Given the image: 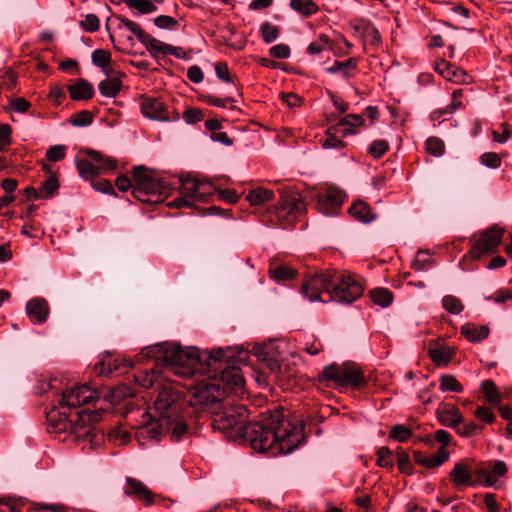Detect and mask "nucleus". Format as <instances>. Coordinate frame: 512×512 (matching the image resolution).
I'll list each match as a JSON object with an SVG mask.
<instances>
[{
	"instance_id": "2eb2a0df",
	"label": "nucleus",
	"mask_w": 512,
	"mask_h": 512,
	"mask_svg": "<svg viewBox=\"0 0 512 512\" xmlns=\"http://www.w3.org/2000/svg\"><path fill=\"white\" fill-rule=\"evenodd\" d=\"M449 479L457 489H462L463 487L468 486H477V481L474 480L472 466L468 459H463L455 463L453 469L449 473Z\"/></svg>"
},
{
	"instance_id": "39448f33",
	"label": "nucleus",
	"mask_w": 512,
	"mask_h": 512,
	"mask_svg": "<svg viewBox=\"0 0 512 512\" xmlns=\"http://www.w3.org/2000/svg\"><path fill=\"white\" fill-rule=\"evenodd\" d=\"M223 356H225L223 348L212 352L200 351L196 347L184 350L179 344L169 343L165 366L173 368L175 373L181 376H191L200 370H205L206 366L217 363V360Z\"/></svg>"
},
{
	"instance_id": "c756f323",
	"label": "nucleus",
	"mask_w": 512,
	"mask_h": 512,
	"mask_svg": "<svg viewBox=\"0 0 512 512\" xmlns=\"http://www.w3.org/2000/svg\"><path fill=\"white\" fill-rule=\"evenodd\" d=\"M134 380L141 387L145 389H149L155 386L158 383L160 378V373L155 368L145 369L141 371H137L134 375Z\"/></svg>"
},
{
	"instance_id": "dca6fc26",
	"label": "nucleus",
	"mask_w": 512,
	"mask_h": 512,
	"mask_svg": "<svg viewBox=\"0 0 512 512\" xmlns=\"http://www.w3.org/2000/svg\"><path fill=\"white\" fill-rule=\"evenodd\" d=\"M124 493L140 501L145 506H150L155 502L156 494L152 492L144 483L133 477L126 478Z\"/></svg>"
},
{
	"instance_id": "20e7f679",
	"label": "nucleus",
	"mask_w": 512,
	"mask_h": 512,
	"mask_svg": "<svg viewBox=\"0 0 512 512\" xmlns=\"http://www.w3.org/2000/svg\"><path fill=\"white\" fill-rule=\"evenodd\" d=\"M364 289V280L358 275L339 274L334 269H326L306 277L302 281L300 292L310 301L351 304L363 295Z\"/></svg>"
},
{
	"instance_id": "5fc2aeb1",
	"label": "nucleus",
	"mask_w": 512,
	"mask_h": 512,
	"mask_svg": "<svg viewBox=\"0 0 512 512\" xmlns=\"http://www.w3.org/2000/svg\"><path fill=\"white\" fill-rule=\"evenodd\" d=\"M17 78L18 75L13 69H5L3 72H0V87L12 90L16 86Z\"/></svg>"
},
{
	"instance_id": "6e6d98bb",
	"label": "nucleus",
	"mask_w": 512,
	"mask_h": 512,
	"mask_svg": "<svg viewBox=\"0 0 512 512\" xmlns=\"http://www.w3.org/2000/svg\"><path fill=\"white\" fill-rule=\"evenodd\" d=\"M377 465L382 468H392L393 467V461H392V451L385 446L380 447L377 450Z\"/></svg>"
},
{
	"instance_id": "9b49d317",
	"label": "nucleus",
	"mask_w": 512,
	"mask_h": 512,
	"mask_svg": "<svg viewBox=\"0 0 512 512\" xmlns=\"http://www.w3.org/2000/svg\"><path fill=\"white\" fill-rule=\"evenodd\" d=\"M504 232V228L496 224L484 230L469 250L471 258L479 260L482 255L494 252L501 244Z\"/></svg>"
},
{
	"instance_id": "09e8293b",
	"label": "nucleus",
	"mask_w": 512,
	"mask_h": 512,
	"mask_svg": "<svg viewBox=\"0 0 512 512\" xmlns=\"http://www.w3.org/2000/svg\"><path fill=\"white\" fill-rule=\"evenodd\" d=\"M488 468H489V474L492 477L493 486L497 483L498 479L500 477H503L507 471V465L502 460H496L494 462H489Z\"/></svg>"
},
{
	"instance_id": "5701e85b",
	"label": "nucleus",
	"mask_w": 512,
	"mask_h": 512,
	"mask_svg": "<svg viewBox=\"0 0 512 512\" xmlns=\"http://www.w3.org/2000/svg\"><path fill=\"white\" fill-rule=\"evenodd\" d=\"M363 125V116L359 114H347L335 124V126H337V128L341 131L342 137L356 134L358 132L357 128Z\"/></svg>"
},
{
	"instance_id": "f8f14e48",
	"label": "nucleus",
	"mask_w": 512,
	"mask_h": 512,
	"mask_svg": "<svg viewBox=\"0 0 512 512\" xmlns=\"http://www.w3.org/2000/svg\"><path fill=\"white\" fill-rule=\"evenodd\" d=\"M139 106L145 118L156 121H170L176 119V117L169 116L167 106L158 97L141 94L139 96Z\"/></svg>"
},
{
	"instance_id": "864d4df0",
	"label": "nucleus",
	"mask_w": 512,
	"mask_h": 512,
	"mask_svg": "<svg viewBox=\"0 0 512 512\" xmlns=\"http://www.w3.org/2000/svg\"><path fill=\"white\" fill-rule=\"evenodd\" d=\"M12 143V127L6 123H0V152L8 150Z\"/></svg>"
},
{
	"instance_id": "1a4fd4ad",
	"label": "nucleus",
	"mask_w": 512,
	"mask_h": 512,
	"mask_svg": "<svg viewBox=\"0 0 512 512\" xmlns=\"http://www.w3.org/2000/svg\"><path fill=\"white\" fill-rule=\"evenodd\" d=\"M75 164L81 178L93 180L100 174L114 171L118 163L114 157L98 150L81 148L75 157Z\"/></svg>"
},
{
	"instance_id": "58836bf2",
	"label": "nucleus",
	"mask_w": 512,
	"mask_h": 512,
	"mask_svg": "<svg viewBox=\"0 0 512 512\" xmlns=\"http://www.w3.org/2000/svg\"><path fill=\"white\" fill-rule=\"evenodd\" d=\"M412 436V429L402 424L394 425L389 432V438L400 443L407 442Z\"/></svg>"
},
{
	"instance_id": "c03bdc74",
	"label": "nucleus",
	"mask_w": 512,
	"mask_h": 512,
	"mask_svg": "<svg viewBox=\"0 0 512 512\" xmlns=\"http://www.w3.org/2000/svg\"><path fill=\"white\" fill-rule=\"evenodd\" d=\"M92 63L100 67L102 69H105L108 65L112 62V55L111 52L105 49H96L92 52L91 55Z\"/></svg>"
},
{
	"instance_id": "0e129e2a",
	"label": "nucleus",
	"mask_w": 512,
	"mask_h": 512,
	"mask_svg": "<svg viewBox=\"0 0 512 512\" xmlns=\"http://www.w3.org/2000/svg\"><path fill=\"white\" fill-rule=\"evenodd\" d=\"M80 27L87 32H96L100 28V20L95 14H87L85 19L80 21Z\"/></svg>"
},
{
	"instance_id": "f3484780",
	"label": "nucleus",
	"mask_w": 512,
	"mask_h": 512,
	"mask_svg": "<svg viewBox=\"0 0 512 512\" xmlns=\"http://www.w3.org/2000/svg\"><path fill=\"white\" fill-rule=\"evenodd\" d=\"M49 312L48 302L44 298L35 297L28 301L26 305V313L30 321L34 324L46 322Z\"/></svg>"
},
{
	"instance_id": "bf43d9fd",
	"label": "nucleus",
	"mask_w": 512,
	"mask_h": 512,
	"mask_svg": "<svg viewBox=\"0 0 512 512\" xmlns=\"http://www.w3.org/2000/svg\"><path fill=\"white\" fill-rule=\"evenodd\" d=\"M65 145H53L46 151V159L50 162H58L66 157Z\"/></svg>"
},
{
	"instance_id": "a18cd8bd",
	"label": "nucleus",
	"mask_w": 512,
	"mask_h": 512,
	"mask_svg": "<svg viewBox=\"0 0 512 512\" xmlns=\"http://www.w3.org/2000/svg\"><path fill=\"white\" fill-rule=\"evenodd\" d=\"M217 192L215 184L207 179H200L198 186V198L197 201H207L209 197L213 196Z\"/></svg>"
},
{
	"instance_id": "e433bc0d",
	"label": "nucleus",
	"mask_w": 512,
	"mask_h": 512,
	"mask_svg": "<svg viewBox=\"0 0 512 512\" xmlns=\"http://www.w3.org/2000/svg\"><path fill=\"white\" fill-rule=\"evenodd\" d=\"M439 389L442 392L450 391L455 393H462L464 388L462 384L452 374H444L439 379Z\"/></svg>"
},
{
	"instance_id": "338daca9",
	"label": "nucleus",
	"mask_w": 512,
	"mask_h": 512,
	"mask_svg": "<svg viewBox=\"0 0 512 512\" xmlns=\"http://www.w3.org/2000/svg\"><path fill=\"white\" fill-rule=\"evenodd\" d=\"M362 32L371 38L372 45H379L381 43V35L376 27H374L369 21H364L362 26Z\"/></svg>"
},
{
	"instance_id": "72a5a7b5",
	"label": "nucleus",
	"mask_w": 512,
	"mask_h": 512,
	"mask_svg": "<svg viewBox=\"0 0 512 512\" xmlns=\"http://www.w3.org/2000/svg\"><path fill=\"white\" fill-rule=\"evenodd\" d=\"M480 391L485 401L489 404H499L502 401L501 394L493 380H484L480 384Z\"/></svg>"
},
{
	"instance_id": "de8ad7c7",
	"label": "nucleus",
	"mask_w": 512,
	"mask_h": 512,
	"mask_svg": "<svg viewBox=\"0 0 512 512\" xmlns=\"http://www.w3.org/2000/svg\"><path fill=\"white\" fill-rule=\"evenodd\" d=\"M133 395L131 388L125 384H119L110 390L109 398L111 402L120 403L122 400Z\"/></svg>"
},
{
	"instance_id": "680f3d73",
	"label": "nucleus",
	"mask_w": 512,
	"mask_h": 512,
	"mask_svg": "<svg viewBox=\"0 0 512 512\" xmlns=\"http://www.w3.org/2000/svg\"><path fill=\"white\" fill-rule=\"evenodd\" d=\"M154 24L160 29L176 30L179 26L178 21L172 16L159 15L154 19Z\"/></svg>"
},
{
	"instance_id": "603ef678",
	"label": "nucleus",
	"mask_w": 512,
	"mask_h": 512,
	"mask_svg": "<svg viewBox=\"0 0 512 512\" xmlns=\"http://www.w3.org/2000/svg\"><path fill=\"white\" fill-rule=\"evenodd\" d=\"M389 150V143L386 140L379 139L375 140L371 143V145L368 148V153L374 158V159H380L384 156Z\"/></svg>"
},
{
	"instance_id": "2f4dec72",
	"label": "nucleus",
	"mask_w": 512,
	"mask_h": 512,
	"mask_svg": "<svg viewBox=\"0 0 512 512\" xmlns=\"http://www.w3.org/2000/svg\"><path fill=\"white\" fill-rule=\"evenodd\" d=\"M341 134V131L337 126L332 125L325 131V136L321 139V145L324 149H342L346 146V143L337 137V134Z\"/></svg>"
},
{
	"instance_id": "7c9ffc66",
	"label": "nucleus",
	"mask_w": 512,
	"mask_h": 512,
	"mask_svg": "<svg viewBox=\"0 0 512 512\" xmlns=\"http://www.w3.org/2000/svg\"><path fill=\"white\" fill-rule=\"evenodd\" d=\"M371 301L382 308L389 307L394 300V295L391 290L384 287H377L369 291Z\"/></svg>"
},
{
	"instance_id": "f03ea898",
	"label": "nucleus",
	"mask_w": 512,
	"mask_h": 512,
	"mask_svg": "<svg viewBox=\"0 0 512 512\" xmlns=\"http://www.w3.org/2000/svg\"><path fill=\"white\" fill-rule=\"evenodd\" d=\"M97 393L87 385H77L65 389L58 399V404L47 412L48 430L51 433L68 432L76 441H93L94 425L102 418V412L84 408L78 410L72 419V410L93 401H98Z\"/></svg>"
},
{
	"instance_id": "4468645a",
	"label": "nucleus",
	"mask_w": 512,
	"mask_h": 512,
	"mask_svg": "<svg viewBox=\"0 0 512 512\" xmlns=\"http://www.w3.org/2000/svg\"><path fill=\"white\" fill-rule=\"evenodd\" d=\"M179 399L178 391L171 386H162L154 402L155 409L159 411L161 420L170 419L178 411L177 401Z\"/></svg>"
},
{
	"instance_id": "b1692460",
	"label": "nucleus",
	"mask_w": 512,
	"mask_h": 512,
	"mask_svg": "<svg viewBox=\"0 0 512 512\" xmlns=\"http://www.w3.org/2000/svg\"><path fill=\"white\" fill-rule=\"evenodd\" d=\"M348 213L354 220L365 224L376 219V214L373 213L370 205L362 200L353 202Z\"/></svg>"
},
{
	"instance_id": "412c9836",
	"label": "nucleus",
	"mask_w": 512,
	"mask_h": 512,
	"mask_svg": "<svg viewBox=\"0 0 512 512\" xmlns=\"http://www.w3.org/2000/svg\"><path fill=\"white\" fill-rule=\"evenodd\" d=\"M274 191L262 187H258L255 189H251L246 196V200L250 203L251 206L256 207L257 213L260 215L262 211L266 209L263 206L274 199Z\"/></svg>"
},
{
	"instance_id": "774afa93",
	"label": "nucleus",
	"mask_w": 512,
	"mask_h": 512,
	"mask_svg": "<svg viewBox=\"0 0 512 512\" xmlns=\"http://www.w3.org/2000/svg\"><path fill=\"white\" fill-rule=\"evenodd\" d=\"M290 47L287 44H277L269 49V54L276 59H287L290 56Z\"/></svg>"
},
{
	"instance_id": "bb28decb",
	"label": "nucleus",
	"mask_w": 512,
	"mask_h": 512,
	"mask_svg": "<svg viewBox=\"0 0 512 512\" xmlns=\"http://www.w3.org/2000/svg\"><path fill=\"white\" fill-rule=\"evenodd\" d=\"M460 332L469 342L475 343L486 339L489 336L490 329L486 325L466 323L461 327Z\"/></svg>"
},
{
	"instance_id": "a878e982",
	"label": "nucleus",
	"mask_w": 512,
	"mask_h": 512,
	"mask_svg": "<svg viewBox=\"0 0 512 512\" xmlns=\"http://www.w3.org/2000/svg\"><path fill=\"white\" fill-rule=\"evenodd\" d=\"M268 274L271 279L274 281L281 283L289 280H293L297 276V270L294 268L287 266L285 264H279L275 261L270 262Z\"/></svg>"
},
{
	"instance_id": "13d9d810",
	"label": "nucleus",
	"mask_w": 512,
	"mask_h": 512,
	"mask_svg": "<svg viewBox=\"0 0 512 512\" xmlns=\"http://www.w3.org/2000/svg\"><path fill=\"white\" fill-rule=\"evenodd\" d=\"M480 163L490 169H497L501 166V157L495 152H485L480 156Z\"/></svg>"
},
{
	"instance_id": "6e6552de",
	"label": "nucleus",
	"mask_w": 512,
	"mask_h": 512,
	"mask_svg": "<svg viewBox=\"0 0 512 512\" xmlns=\"http://www.w3.org/2000/svg\"><path fill=\"white\" fill-rule=\"evenodd\" d=\"M319 384L333 383L339 388L351 387L355 390L364 387L367 383L361 368L353 362H344L342 365L331 363L326 365L316 377Z\"/></svg>"
},
{
	"instance_id": "79ce46f5",
	"label": "nucleus",
	"mask_w": 512,
	"mask_h": 512,
	"mask_svg": "<svg viewBox=\"0 0 512 512\" xmlns=\"http://www.w3.org/2000/svg\"><path fill=\"white\" fill-rule=\"evenodd\" d=\"M425 149L428 154L440 157L445 152V144L442 139L432 136L425 141Z\"/></svg>"
},
{
	"instance_id": "052dcab7",
	"label": "nucleus",
	"mask_w": 512,
	"mask_h": 512,
	"mask_svg": "<svg viewBox=\"0 0 512 512\" xmlns=\"http://www.w3.org/2000/svg\"><path fill=\"white\" fill-rule=\"evenodd\" d=\"M200 100L207 105L225 108L228 103H233L235 100L232 97L219 98L213 95H201Z\"/></svg>"
},
{
	"instance_id": "f257e3e1",
	"label": "nucleus",
	"mask_w": 512,
	"mask_h": 512,
	"mask_svg": "<svg viewBox=\"0 0 512 512\" xmlns=\"http://www.w3.org/2000/svg\"><path fill=\"white\" fill-rule=\"evenodd\" d=\"M211 426L232 441H247L253 450L268 456L287 455L304 441V425L284 415L277 408L261 422H248V409L244 405L222 407L213 412Z\"/></svg>"
},
{
	"instance_id": "a19ab883",
	"label": "nucleus",
	"mask_w": 512,
	"mask_h": 512,
	"mask_svg": "<svg viewBox=\"0 0 512 512\" xmlns=\"http://www.w3.org/2000/svg\"><path fill=\"white\" fill-rule=\"evenodd\" d=\"M59 181L56 175H50L46 181H44L40 187L41 199H49L59 189Z\"/></svg>"
},
{
	"instance_id": "4be33fe9",
	"label": "nucleus",
	"mask_w": 512,
	"mask_h": 512,
	"mask_svg": "<svg viewBox=\"0 0 512 512\" xmlns=\"http://www.w3.org/2000/svg\"><path fill=\"white\" fill-rule=\"evenodd\" d=\"M437 418L441 425L455 429L463 423L460 409L456 405L438 409Z\"/></svg>"
},
{
	"instance_id": "423d86ee",
	"label": "nucleus",
	"mask_w": 512,
	"mask_h": 512,
	"mask_svg": "<svg viewBox=\"0 0 512 512\" xmlns=\"http://www.w3.org/2000/svg\"><path fill=\"white\" fill-rule=\"evenodd\" d=\"M153 170L144 165L133 168L132 181L134 198L146 203H160L173 191V183L167 178H156Z\"/></svg>"
},
{
	"instance_id": "8fccbe9b",
	"label": "nucleus",
	"mask_w": 512,
	"mask_h": 512,
	"mask_svg": "<svg viewBox=\"0 0 512 512\" xmlns=\"http://www.w3.org/2000/svg\"><path fill=\"white\" fill-rule=\"evenodd\" d=\"M474 480L477 481V485L481 484L485 487L493 486L492 477L489 474L488 464L485 467H477L472 469Z\"/></svg>"
},
{
	"instance_id": "e2e57ef3",
	"label": "nucleus",
	"mask_w": 512,
	"mask_h": 512,
	"mask_svg": "<svg viewBox=\"0 0 512 512\" xmlns=\"http://www.w3.org/2000/svg\"><path fill=\"white\" fill-rule=\"evenodd\" d=\"M214 68L218 79L225 83H234V76L231 75L226 62H217Z\"/></svg>"
},
{
	"instance_id": "0eeeda50",
	"label": "nucleus",
	"mask_w": 512,
	"mask_h": 512,
	"mask_svg": "<svg viewBox=\"0 0 512 512\" xmlns=\"http://www.w3.org/2000/svg\"><path fill=\"white\" fill-rule=\"evenodd\" d=\"M306 212V204L296 196L281 197L273 206L260 213V221L267 227L288 229L295 226L298 217Z\"/></svg>"
},
{
	"instance_id": "37998d69",
	"label": "nucleus",
	"mask_w": 512,
	"mask_h": 512,
	"mask_svg": "<svg viewBox=\"0 0 512 512\" xmlns=\"http://www.w3.org/2000/svg\"><path fill=\"white\" fill-rule=\"evenodd\" d=\"M445 79L454 83L466 84L470 83L471 76L465 70L452 65V69L445 73Z\"/></svg>"
},
{
	"instance_id": "c85d7f7f",
	"label": "nucleus",
	"mask_w": 512,
	"mask_h": 512,
	"mask_svg": "<svg viewBox=\"0 0 512 512\" xmlns=\"http://www.w3.org/2000/svg\"><path fill=\"white\" fill-rule=\"evenodd\" d=\"M169 342L157 343L142 349L141 356L146 359H154L165 366L166 354Z\"/></svg>"
},
{
	"instance_id": "7ed1b4c3",
	"label": "nucleus",
	"mask_w": 512,
	"mask_h": 512,
	"mask_svg": "<svg viewBox=\"0 0 512 512\" xmlns=\"http://www.w3.org/2000/svg\"><path fill=\"white\" fill-rule=\"evenodd\" d=\"M225 350V356L217 360V363L206 366L207 372H213L209 379L215 382L202 381L198 383L191 391L189 407L195 411L213 412L214 407H222L220 396L226 393V388L234 390L241 388L244 383V377L241 369L234 365L235 362L244 363L249 358V352L243 347H228Z\"/></svg>"
},
{
	"instance_id": "9d476101",
	"label": "nucleus",
	"mask_w": 512,
	"mask_h": 512,
	"mask_svg": "<svg viewBox=\"0 0 512 512\" xmlns=\"http://www.w3.org/2000/svg\"><path fill=\"white\" fill-rule=\"evenodd\" d=\"M116 18L122 23L131 33H133L138 41L143 44L146 49L149 51L152 57H157L158 54L169 55V53H174L176 50L174 46L170 44L163 43L156 38H153L151 35L146 33L139 24L136 22L122 16H116Z\"/></svg>"
},
{
	"instance_id": "ea45409f",
	"label": "nucleus",
	"mask_w": 512,
	"mask_h": 512,
	"mask_svg": "<svg viewBox=\"0 0 512 512\" xmlns=\"http://www.w3.org/2000/svg\"><path fill=\"white\" fill-rule=\"evenodd\" d=\"M260 35L265 43L270 44L279 37L280 28L270 22H263L260 26Z\"/></svg>"
},
{
	"instance_id": "4c0bfd02",
	"label": "nucleus",
	"mask_w": 512,
	"mask_h": 512,
	"mask_svg": "<svg viewBox=\"0 0 512 512\" xmlns=\"http://www.w3.org/2000/svg\"><path fill=\"white\" fill-rule=\"evenodd\" d=\"M397 466L398 470L402 474L412 475L414 473V467L410 462L408 453L401 447L396 450Z\"/></svg>"
},
{
	"instance_id": "cd10ccee",
	"label": "nucleus",
	"mask_w": 512,
	"mask_h": 512,
	"mask_svg": "<svg viewBox=\"0 0 512 512\" xmlns=\"http://www.w3.org/2000/svg\"><path fill=\"white\" fill-rule=\"evenodd\" d=\"M428 355L437 366H446L455 355V349L449 346L430 347Z\"/></svg>"
},
{
	"instance_id": "ddd939ff",
	"label": "nucleus",
	"mask_w": 512,
	"mask_h": 512,
	"mask_svg": "<svg viewBox=\"0 0 512 512\" xmlns=\"http://www.w3.org/2000/svg\"><path fill=\"white\" fill-rule=\"evenodd\" d=\"M344 198L343 190L338 187H328L323 193L317 195V209L327 216H335L339 213Z\"/></svg>"
},
{
	"instance_id": "aec40b11",
	"label": "nucleus",
	"mask_w": 512,
	"mask_h": 512,
	"mask_svg": "<svg viewBox=\"0 0 512 512\" xmlns=\"http://www.w3.org/2000/svg\"><path fill=\"white\" fill-rule=\"evenodd\" d=\"M69 96L74 101H87L93 98V85L84 78H79L76 83L68 85Z\"/></svg>"
},
{
	"instance_id": "49530a36",
	"label": "nucleus",
	"mask_w": 512,
	"mask_h": 512,
	"mask_svg": "<svg viewBox=\"0 0 512 512\" xmlns=\"http://www.w3.org/2000/svg\"><path fill=\"white\" fill-rule=\"evenodd\" d=\"M442 306L451 314H460L464 310L461 300L453 295H445L442 298Z\"/></svg>"
},
{
	"instance_id": "f704fd0d",
	"label": "nucleus",
	"mask_w": 512,
	"mask_h": 512,
	"mask_svg": "<svg viewBox=\"0 0 512 512\" xmlns=\"http://www.w3.org/2000/svg\"><path fill=\"white\" fill-rule=\"evenodd\" d=\"M333 41L326 34H320L317 40L311 42L307 47V53L317 55L323 51L332 50Z\"/></svg>"
},
{
	"instance_id": "4d7b16f0",
	"label": "nucleus",
	"mask_w": 512,
	"mask_h": 512,
	"mask_svg": "<svg viewBox=\"0 0 512 512\" xmlns=\"http://www.w3.org/2000/svg\"><path fill=\"white\" fill-rule=\"evenodd\" d=\"M93 122V113L88 110H82L70 118V123L74 126L84 127Z\"/></svg>"
},
{
	"instance_id": "393cba45",
	"label": "nucleus",
	"mask_w": 512,
	"mask_h": 512,
	"mask_svg": "<svg viewBox=\"0 0 512 512\" xmlns=\"http://www.w3.org/2000/svg\"><path fill=\"white\" fill-rule=\"evenodd\" d=\"M123 367H127L126 360L113 358L112 355L107 354L105 358L95 365V370L99 375L108 376L113 372H121Z\"/></svg>"
},
{
	"instance_id": "473e14b6",
	"label": "nucleus",
	"mask_w": 512,
	"mask_h": 512,
	"mask_svg": "<svg viewBox=\"0 0 512 512\" xmlns=\"http://www.w3.org/2000/svg\"><path fill=\"white\" fill-rule=\"evenodd\" d=\"M122 86V81L119 78L109 77L99 83L98 89L101 95L114 98L118 95Z\"/></svg>"
},
{
	"instance_id": "3c124183",
	"label": "nucleus",
	"mask_w": 512,
	"mask_h": 512,
	"mask_svg": "<svg viewBox=\"0 0 512 512\" xmlns=\"http://www.w3.org/2000/svg\"><path fill=\"white\" fill-rule=\"evenodd\" d=\"M449 459V452L444 448L440 447L436 454L428 456L427 458V468L433 469L443 465Z\"/></svg>"
},
{
	"instance_id": "6ab92c4d",
	"label": "nucleus",
	"mask_w": 512,
	"mask_h": 512,
	"mask_svg": "<svg viewBox=\"0 0 512 512\" xmlns=\"http://www.w3.org/2000/svg\"><path fill=\"white\" fill-rule=\"evenodd\" d=\"M170 181L173 183V190L179 188L180 194L188 197L191 201L198 198V186L200 179L191 176H180L177 180Z\"/></svg>"
},
{
	"instance_id": "a211bd4d",
	"label": "nucleus",
	"mask_w": 512,
	"mask_h": 512,
	"mask_svg": "<svg viewBox=\"0 0 512 512\" xmlns=\"http://www.w3.org/2000/svg\"><path fill=\"white\" fill-rule=\"evenodd\" d=\"M165 424L168 425L170 430V437L172 441L178 442L183 438L190 437L192 435V428L189 426L184 416H178L177 413L171 415V418H165Z\"/></svg>"
},
{
	"instance_id": "c9c22d12",
	"label": "nucleus",
	"mask_w": 512,
	"mask_h": 512,
	"mask_svg": "<svg viewBox=\"0 0 512 512\" xmlns=\"http://www.w3.org/2000/svg\"><path fill=\"white\" fill-rule=\"evenodd\" d=\"M290 7L305 17L314 15L319 10L317 4L312 0H291Z\"/></svg>"
},
{
	"instance_id": "69168bd1",
	"label": "nucleus",
	"mask_w": 512,
	"mask_h": 512,
	"mask_svg": "<svg viewBox=\"0 0 512 512\" xmlns=\"http://www.w3.org/2000/svg\"><path fill=\"white\" fill-rule=\"evenodd\" d=\"M474 415L476 418L486 424H493L496 420L495 414L491 408L487 406H478L474 412Z\"/></svg>"
}]
</instances>
